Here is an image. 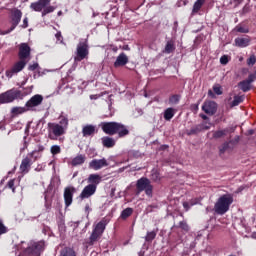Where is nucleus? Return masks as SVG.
Segmentation results:
<instances>
[{
    "mask_svg": "<svg viewBox=\"0 0 256 256\" xmlns=\"http://www.w3.org/2000/svg\"><path fill=\"white\" fill-rule=\"evenodd\" d=\"M102 131L106 135H118V137H127L129 129L119 122H102L100 124Z\"/></svg>",
    "mask_w": 256,
    "mask_h": 256,
    "instance_id": "f257e3e1",
    "label": "nucleus"
},
{
    "mask_svg": "<svg viewBox=\"0 0 256 256\" xmlns=\"http://www.w3.org/2000/svg\"><path fill=\"white\" fill-rule=\"evenodd\" d=\"M233 204V195L232 194H224L218 198L216 203L214 204V211L216 215H225L229 208Z\"/></svg>",
    "mask_w": 256,
    "mask_h": 256,
    "instance_id": "f03ea898",
    "label": "nucleus"
},
{
    "mask_svg": "<svg viewBox=\"0 0 256 256\" xmlns=\"http://www.w3.org/2000/svg\"><path fill=\"white\" fill-rule=\"evenodd\" d=\"M107 227V220L103 219L100 222H98L94 229L92 230V233L88 240V245H95L101 237H103V233H105V229Z\"/></svg>",
    "mask_w": 256,
    "mask_h": 256,
    "instance_id": "7ed1b4c3",
    "label": "nucleus"
},
{
    "mask_svg": "<svg viewBox=\"0 0 256 256\" xmlns=\"http://www.w3.org/2000/svg\"><path fill=\"white\" fill-rule=\"evenodd\" d=\"M45 250V241L31 242L29 246L23 250L20 256H41Z\"/></svg>",
    "mask_w": 256,
    "mask_h": 256,
    "instance_id": "20e7f679",
    "label": "nucleus"
},
{
    "mask_svg": "<svg viewBox=\"0 0 256 256\" xmlns=\"http://www.w3.org/2000/svg\"><path fill=\"white\" fill-rule=\"evenodd\" d=\"M49 3H51V0H38L37 2L31 3L30 9L37 12L42 11V17H45V15H49V13L55 11V7L49 6Z\"/></svg>",
    "mask_w": 256,
    "mask_h": 256,
    "instance_id": "39448f33",
    "label": "nucleus"
},
{
    "mask_svg": "<svg viewBox=\"0 0 256 256\" xmlns=\"http://www.w3.org/2000/svg\"><path fill=\"white\" fill-rule=\"evenodd\" d=\"M65 131V127L59 123H48V139L51 141H57L59 137H63V135H65Z\"/></svg>",
    "mask_w": 256,
    "mask_h": 256,
    "instance_id": "423d86ee",
    "label": "nucleus"
},
{
    "mask_svg": "<svg viewBox=\"0 0 256 256\" xmlns=\"http://www.w3.org/2000/svg\"><path fill=\"white\" fill-rule=\"evenodd\" d=\"M21 17H23V12L17 8H12L10 10V23L11 27L8 30H5L1 32V35H8V33H11V31H14V29L21 23Z\"/></svg>",
    "mask_w": 256,
    "mask_h": 256,
    "instance_id": "0eeeda50",
    "label": "nucleus"
},
{
    "mask_svg": "<svg viewBox=\"0 0 256 256\" xmlns=\"http://www.w3.org/2000/svg\"><path fill=\"white\" fill-rule=\"evenodd\" d=\"M137 193H142L145 191V194L148 197H153V185H151V180L148 178L142 177L137 180L136 183Z\"/></svg>",
    "mask_w": 256,
    "mask_h": 256,
    "instance_id": "6e6552de",
    "label": "nucleus"
},
{
    "mask_svg": "<svg viewBox=\"0 0 256 256\" xmlns=\"http://www.w3.org/2000/svg\"><path fill=\"white\" fill-rule=\"evenodd\" d=\"M37 153V150H34L26 155L24 159H22V162L20 164V171L21 173L27 174L31 170V166L33 165V159L34 161H37L38 157L35 156Z\"/></svg>",
    "mask_w": 256,
    "mask_h": 256,
    "instance_id": "1a4fd4ad",
    "label": "nucleus"
},
{
    "mask_svg": "<svg viewBox=\"0 0 256 256\" xmlns=\"http://www.w3.org/2000/svg\"><path fill=\"white\" fill-rule=\"evenodd\" d=\"M87 57H89V44H87V41L79 42L74 60L80 62L83 61V59H87Z\"/></svg>",
    "mask_w": 256,
    "mask_h": 256,
    "instance_id": "9d476101",
    "label": "nucleus"
},
{
    "mask_svg": "<svg viewBox=\"0 0 256 256\" xmlns=\"http://www.w3.org/2000/svg\"><path fill=\"white\" fill-rule=\"evenodd\" d=\"M21 98V90H8L2 94H0V103H13L15 99Z\"/></svg>",
    "mask_w": 256,
    "mask_h": 256,
    "instance_id": "9b49d317",
    "label": "nucleus"
},
{
    "mask_svg": "<svg viewBox=\"0 0 256 256\" xmlns=\"http://www.w3.org/2000/svg\"><path fill=\"white\" fill-rule=\"evenodd\" d=\"M43 103V95L36 94L32 96L27 102H26V108L28 111H35V107H39Z\"/></svg>",
    "mask_w": 256,
    "mask_h": 256,
    "instance_id": "f8f14e48",
    "label": "nucleus"
},
{
    "mask_svg": "<svg viewBox=\"0 0 256 256\" xmlns=\"http://www.w3.org/2000/svg\"><path fill=\"white\" fill-rule=\"evenodd\" d=\"M27 65V61L21 60L16 62L10 70L6 71V77L11 79L13 75H17V73H21L22 69H25V66Z\"/></svg>",
    "mask_w": 256,
    "mask_h": 256,
    "instance_id": "ddd939ff",
    "label": "nucleus"
},
{
    "mask_svg": "<svg viewBox=\"0 0 256 256\" xmlns=\"http://www.w3.org/2000/svg\"><path fill=\"white\" fill-rule=\"evenodd\" d=\"M19 52H18V57L20 60L29 59L31 57V47L27 43H21L18 46Z\"/></svg>",
    "mask_w": 256,
    "mask_h": 256,
    "instance_id": "4468645a",
    "label": "nucleus"
},
{
    "mask_svg": "<svg viewBox=\"0 0 256 256\" xmlns=\"http://www.w3.org/2000/svg\"><path fill=\"white\" fill-rule=\"evenodd\" d=\"M77 193V189L73 186H68L64 189V201L66 207H69L73 203V195Z\"/></svg>",
    "mask_w": 256,
    "mask_h": 256,
    "instance_id": "2eb2a0df",
    "label": "nucleus"
},
{
    "mask_svg": "<svg viewBox=\"0 0 256 256\" xmlns=\"http://www.w3.org/2000/svg\"><path fill=\"white\" fill-rule=\"evenodd\" d=\"M253 81H255V74H250L246 80L238 83V87L243 93H247V91H251V83H253Z\"/></svg>",
    "mask_w": 256,
    "mask_h": 256,
    "instance_id": "dca6fc26",
    "label": "nucleus"
},
{
    "mask_svg": "<svg viewBox=\"0 0 256 256\" xmlns=\"http://www.w3.org/2000/svg\"><path fill=\"white\" fill-rule=\"evenodd\" d=\"M97 191V188L95 184L91 185L88 184L80 193L79 198L83 201V199H89V197H93L95 195V192Z\"/></svg>",
    "mask_w": 256,
    "mask_h": 256,
    "instance_id": "f3484780",
    "label": "nucleus"
},
{
    "mask_svg": "<svg viewBox=\"0 0 256 256\" xmlns=\"http://www.w3.org/2000/svg\"><path fill=\"white\" fill-rule=\"evenodd\" d=\"M202 111H204L206 115H215L217 113V104L215 101H206L202 105Z\"/></svg>",
    "mask_w": 256,
    "mask_h": 256,
    "instance_id": "a211bd4d",
    "label": "nucleus"
},
{
    "mask_svg": "<svg viewBox=\"0 0 256 256\" xmlns=\"http://www.w3.org/2000/svg\"><path fill=\"white\" fill-rule=\"evenodd\" d=\"M103 167H109V162H107V159H94L89 163V168L94 169V171H99V169H103Z\"/></svg>",
    "mask_w": 256,
    "mask_h": 256,
    "instance_id": "6ab92c4d",
    "label": "nucleus"
},
{
    "mask_svg": "<svg viewBox=\"0 0 256 256\" xmlns=\"http://www.w3.org/2000/svg\"><path fill=\"white\" fill-rule=\"evenodd\" d=\"M235 132V128L231 127V128H225L223 130H217L213 132V139H223V137H227L228 133H234Z\"/></svg>",
    "mask_w": 256,
    "mask_h": 256,
    "instance_id": "aec40b11",
    "label": "nucleus"
},
{
    "mask_svg": "<svg viewBox=\"0 0 256 256\" xmlns=\"http://www.w3.org/2000/svg\"><path fill=\"white\" fill-rule=\"evenodd\" d=\"M235 149V146L233 145V142L225 141L222 145L219 146V153L220 155H224V153H227V151H233Z\"/></svg>",
    "mask_w": 256,
    "mask_h": 256,
    "instance_id": "412c9836",
    "label": "nucleus"
},
{
    "mask_svg": "<svg viewBox=\"0 0 256 256\" xmlns=\"http://www.w3.org/2000/svg\"><path fill=\"white\" fill-rule=\"evenodd\" d=\"M128 63L129 58L127 57V55L125 53H121L114 62V67H123Z\"/></svg>",
    "mask_w": 256,
    "mask_h": 256,
    "instance_id": "4be33fe9",
    "label": "nucleus"
},
{
    "mask_svg": "<svg viewBox=\"0 0 256 256\" xmlns=\"http://www.w3.org/2000/svg\"><path fill=\"white\" fill-rule=\"evenodd\" d=\"M96 127L94 125L88 124L82 128L83 137H91V135H95Z\"/></svg>",
    "mask_w": 256,
    "mask_h": 256,
    "instance_id": "5701e85b",
    "label": "nucleus"
},
{
    "mask_svg": "<svg viewBox=\"0 0 256 256\" xmlns=\"http://www.w3.org/2000/svg\"><path fill=\"white\" fill-rule=\"evenodd\" d=\"M101 141H102L103 147H106V149H111L115 145V139L109 136L102 137Z\"/></svg>",
    "mask_w": 256,
    "mask_h": 256,
    "instance_id": "b1692460",
    "label": "nucleus"
},
{
    "mask_svg": "<svg viewBox=\"0 0 256 256\" xmlns=\"http://www.w3.org/2000/svg\"><path fill=\"white\" fill-rule=\"evenodd\" d=\"M101 179L102 177L99 174H90L88 177V183H90V185H95L97 189V186L101 183Z\"/></svg>",
    "mask_w": 256,
    "mask_h": 256,
    "instance_id": "393cba45",
    "label": "nucleus"
},
{
    "mask_svg": "<svg viewBox=\"0 0 256 256\" xmlns=\"http://www.w3.org/2000/svg\"><path fill=\"white\" fill-rule=\"evenodd\" d=\"M27 111H29L27 109V106L25 105V107H13L11 109V115L12 117H17V115H23V113H27Z\"/></svg>",
    "mask_w": 256,
    "mask_h": 256,
    "instance_id": "a878e982",
    "label": "nucleus"
},
{
    "mask_svg": "<svg viewBox=\"0 0 256 256\" xmlns=\"http://www.w3.org/2000/svg\"><path fill=\"white\" fill-rule=\"evenodd\" d=\"M85 163V155L83 154H80L78 156H76L72 162H71V165L73 167H77V165H83Z\"/></svg>",
    "mask_w": 256,
    "mask_h": 256,
    "instance_id": "bb28decb",
    "label": "nucleus"
},
{
    "mask_svg": "<svg viewBox=\"0 0 256 256\" xmlns=\"http://www.w3.org/2000/svg\"><path fill=\"white\" fill-rule=\"evenodd\" d=\"M236 47H247L249 45L248 38H236L235 39Z\"/></svg>",
    "mask_w": 256,
    "mask_h": 256,
    "instance_id": "cd10ccee",
    "label": "nucleus"
},
{
    "mask_svg": "<svg viewBox=\"0 0 256 256\" xmlns=\"http://www.w3.org/2000/svg\"><path fill=\"white\" fill-rule=\"evenodd\" d=\"M202 127L200 124L192 127L190 130H186V135L191 136V135H199L201 133Z\"/></svg>",
    "mask_w": 256,
    "mask_h": 256,
    "instance_id": "c85d7f7f",
    "label": "nucleus"
},
{
    "mask_svg": "<svg viewBox=\"0 0 256 256\" xmlns=\"http://www.w3.org/2000/svg\"><path fill=\"white\" fill-rule=\"evenodd\" d=\"M60 256H77V253H75V250L70 247H66L60 252Z\"/></svg>",
    "mask_w": 256,
    "mask_h": 256,
    "instance_id": "c756f323",
    "label": "nucleus"
},
{
    "mask_svg": "<svg viewBox=\"0 0 256 256\" xmlns=\"http://www.w3.org/2000/svg\"><path fill=\"white\" fill-rule=\"evenodd\" d=\"M175 51V41L169 40L166 43L164 53H173Z\"/></svg>",
    "mask_w": 256,
    "mask_h": 256,
    "instance_id": "7c9ffc66",
    "label": "nucleus"
},
{
    "mask_svg": "<svg viewBox=\"0 0 256 256\" xmlns=\"http://www.w3.org/2000/svg\"><path fill=\"white\" fill-rule=\"evenodd\" d=\"M172 117H175V109L174 108H167L164 111V119H165V121H169Z\"/></svg>",
    "mask_w": 256,
    "mask_h": 256,
    "instance_id": "2f4dec72",
    "label": "nucleus"
},
{
    "mask_svg": "<svg viewBox=\"0 0 256 256\" xmlns=\"http://www.w3.org/2000/svg\"><path fill=\"white\" fill-rule=\"evenodd\" d=\"M203 5H205V0H197L193 5L192 13H199Z\"/></svg>",
    "mask_w": 256,
    "mask_h": 256,
    "instance_id": "473e14b6",
    "label": "nucleus"
},
{
    "mask_svg": "<svg viewBox=\"0 0 256 256\" xmlns=\"http://www.w3.org/2000/svg\"><path fill=\"white\" fill-rule=\"evenodd\" d=\"M174 229H182V231L189 232V224H187V221H180L179 225H174Z\"/></svg>",
    "mask_w": 256,
    "mask_h": 256,
    "instance_id": "72a5a7b5",
    "label": "nucleus"
},
{
    "mask_svg": "<svg viewBox=\"0 0 256 256\" xmlns=\"http://www.w3.org/2000/svg\"><path fill=\"white\" fill-rule=\"evenodd\" d=\"M131 215H133V208H126L121 212L120 218L125 220L131 217Z\"/></svg>",
    "mask_w": 256,
    "mask_h": 256,
    "instance_id": "f704fd0d",
    "label": "nucleus"
},
{
    "mask_svg": "<svg viewBox=\"0 0 256 256\" xmlns=\"http://www.w3.org/2000/svg\"><path fill=\"white\" fill-rule=\"evenodd\" d=\"M245 96H234V100L231 103V107H237L240 103H243Z\"/></svg>",
    "mask_w": 256,
    "mask_h": 256,
    "instance_id": "c9c22d12",
    "label": "nucleus"
},
{
    "mask_svg": "<svg viewBox=\"0 0 256 256\" xmlns=\"http://www.w3.org/2000/svg\"><path fill=\"white\" fill-rule=\"evenodd\" d=\"M155 237H157V232H155V231L147 232V234L145 236V241L147 243H151V241H153V239H155Z\"/></svg>",
    "mask_w": 256,
    "mask_h": 256,
    "instance_id": "e433bc0d",
    "label": "nucleus"
},
{
    "mask_svg": "<svg viewBox=\"0 0 256 256\" xmlns=\"http://www.w3.org/2000/svg\"><path fill=\"white\" fill-rule=\"evenodd\" d=\"M58 125H61L64 127V131H67V127H69V119H67L65 116H62Z\"/></svg>",
    "mask_w": 256,
    "mask_h": 256,
    "instance_id": "4c0bfd02",
    "label": "nucleus"
},
{
    "mask_svg": "<svg viewBox=\"0 0 256 256\" xmlns=\"http://www.w3.org/2000/svg\"><path fill=\"white\" fill-rule=\"evenodd\" d=\"M50 151L52 155H59L61 153V147L59 145H53Z\"/></svg>",
    "mask_w": 256,
    "mask_h": 256,
    "instance_id": "58836bf2",
    "label": "nucleus"
},
{
    "mask_svg": "<svg viewBox=\"0 0 256 256\" xmlns=\"http://www.w3.org/2000/svg\"><path fill=\"white\" fill-rule=\"evenodd\" d=\"M197 202H193L191 201L190 203L189 202H183V207L185 209V211H188L189 209H191V207H193V205H196Z\"/></svg>",
    "mask_w": 256,
    "mask_h": 256,
    "instance_id": "ea45409f",
    "label": "nucleus"
},
{
    "mask_svg": "<svg viewBox=\"0 0 256 256\" xmlns=\"http://www.w3.org/2000/svg\"><path fill=\"white\" fill-rule=\"evenodd\" d=\"M6 187H8L9 189H11V190H12V193H15V179H11V180L7 183Z\"/></svg>",
    "mask_w": 256,
    "mask_h": 256,
    "instance_id": "a19ab883",
    "label": "nucleus"
},
{
    "mask_svg": "<svg viewBox=\"0 0 256 256\" xmlns=\"http://www.w3.org/2000/svg\"><path fill=\"white\" fill-rule=\"evenodd\" d=\"M169 101L172 103V105H177V103H179V95L171 96Z\"/></svg>",
    "mask_w": 256,
    "mask_h": 256,
    "instance_id": "79ce46f5",
    "label": "nucleus"
},
{
    "mask_svg": "<svg viewBox=\"0 0 256 256\" xmlns=\"http://www.w3.org/2000/svg\"><path fill=\"white\" fill-rule=\"evenodd\" d=\"M220 63H221V65H227L229 63V56L223 55L220 58Z\"/></svg>",
    "mask_w": 256,
    "mask_h": 256,
    "instance_id": "37998d69",
    "label": "nucleus"
},
{
    "mask_svg": "<svg viewBox=\"0 0 256 256\" xmlns=\"http://www.w3.org/2000/svg\"><path fill=\"white\" fill-rule=\"evenodd\" d=\"M256 63V57L255 55H251L247 60V65H255Z\"/></svg>",
    "mask_w": 256,
    "mask_h": 256,
    "instance_id": "c03bdc74",
    "label": "nucleus"
},
{
    "mask_svg": "<svg viewBox=\"0 0 256 256\" xmlns=\"http://www.w3.org/2000/svg\"><path fill=\"white\" fill-rule=\"evenodd\" d=\"M213 91L214 93H216V95H223V91H221V86H214Z\"/></svg>",
    "mask_w": 256,
    "mask_h": 256,
    "instance_id": "a18cd8bd",
    "label": "nucleus"
},
{
    "mask_svg": "<svg viewBox=\"0 0 256 256\" xmlns=\"http://www.w3.org/2000/svg\"><path fill=\"white\" fill-rule=\"evenodd\" d=\"M7 233V227L0 221V235Z\"/></svg>",
    "mask_w": 256,
    "mask_h": 256,
    "instance_id": "49530a36",
    "label": "nucleus"
},
{
    "mask_svg": "<svg viewBox=\"0 0 256 256\" xmlns=\"http://www.w3.org/2000/svg\"><path fill=\"white\" fill-rule=\"evenodd\" d=\"M36 69H39V63H34L28 66L29 71H35Z\"/></svg>",
    "mask_w": 256,
    "mask_h": 256,
    "instance_id": "de8ad7c7",
    "label": "nucleus"
},
{
    "mask_svg": "<svg viewBox=\"0 0 256 256\" xmlns=\"http://www.w3.org/2000/svg\"><path fill=\"white\" fill-rule=\"evenodd\" d=\"M201 128V131H209V129H211V126L205 124V123H202V124H199Z\"/></svg>",
    "mask_w": 256,
    "mask_h": 256,
    "instance_id": "09e8293b",
    "label": "nucleus"
},
{
    "mask_svg": "<svg viewBox=\"0 0 256 256\" xmlns=\"http://www.w3.org/2000/svg\"><path fill=\"white\" fill-rule=\"evenodd\" d=\"M29 27V19L24 18L23 24H22V29H27Z\"/></svg>",
    "mask_w": 256,
    "mask_h": 256,
    "instance_id": "8fccbe9b",
    "label": "nucleus"
},
{
    "mask_svg": "<svg viewBox=\"0 0 256 256\" xmlns=\"http://www.w3.org/2000/svg\"><path fill=\"white\" fill-rule=\"evenodd\" d=\"M240 141V137L239 136H235V138L233 140H230V143H232V145L235 147V145H237Z\"/></svg>",
    "mask_w": 256,
    "mask_h": 256,
    "instance_id": "3c124183",
    "label": "nucleus"
},
{
    "mask_svg": "<svg viewBox=\"0 0 256 256\" xmlns=\"http://www.w3.org/2000/svg\"><path fill=\"white\" fill-rule=\"evenodd\" d=\"M55 37L57 41H60V43H63V35H61V32H57Z\"/></svg>",
    "mask_w": 256,
    "mask_h": 256,
    "instance_id": "603ef678",
    "label": "nucleus"
},
{
    "mask_svg": "<svg viewBox=\"0 0 256 256\" xmlns=\"http://www.w3.org/2000/svg\"><path fill=\"white\" fill-rule=\"evenodd\" d=\"M238 33H248V30L243 27H236Z\"/></svg>",
    "mask_w": 256,
    "mask_h": 256,
    "instance_id": "864d4df0",
    "label": "nucleus"
},
{
    "mask_svg": "<svg viewBox=\"0 0 256 256\" xmlns=\"http://www.w3.org/2000/svg\"><path fill=\"white\" fill-rule=\"evenodd\" d=\"M152 179H154V181H157V179H159V174L158 173L152 174Z\"/></svg>",
    "mask_w": 256,
    "mask_h": 256,
    "instance_id": "5fc2aeb1",
    "label": "nucleus"
},
{
    "mask_svg": "<svg viewBox=\"0 0 256 256\" xmlns=\"http://www.w3.org/2000/svg\"><path fill=\"white\" fill-rule=\"evenodd\" d=\"M27 137H24V147L21 149V151H25V149H27Z\"/></svg>",
    "mask_w": 256,
    "mask_h": 256,
    "instance_id": "6e6d98bb",
    "label": "nucleus"
},
{
    "mask_svg": "<svg viewBox=\"0 0 256 256\" xmlns=\"http://www.w3.org/2000/svg\"><path fill=\"white\" fill-rule=\"evenodd\" d=\"M201 119H203L204 121H207V119H209V117L205 114H200Z\"/></svg>",
    "mask_w": 256,
    "mask_h": 256,
    "instance_id": "4d7b16f0",
    "label": "nucleus"
},
{
    "mask_svg": "<svg viewBox=\"0 0 256 256\" xmlns=\"http://www.w3.org/2000/svg\"><path fill=\"white\" fill-rule=\"evenodd\" d=\"M192 107L195 109V111H199V103L193 104Z\"/></svg>",
    "mask_w": 256,
    "mask_h": 256,
    "instance_id": "13d9d810",
    "label": "nucleus"
},
{
    "mask_svg": "<svg viewBox=\"0 0 256 256\" xmlns=\"http://www.w3.org/2000/svg\"><path fill=\"white\" fill-rule=\"evenodd\" d=\"M235 5H240V3H243V0H234Z\"/></svg>",
    "mask_w": 256,
    "mask_h": 256,
    "instance_id": "bf43d9fd",
    "label": "nucleus"
},
{
    "mask_svg": "<svg viewBox=\"0 0 256 256\" xmlns=\"http://www.w3.org/2000/svg\"><path fill=\"white\" fill-rule=\"evenodd\" d=\"M45 147L39 146L38 150H36V153H39V151H44Z\"/></svg>",
    "mask_w": 256,
    "mask_h": 256,
    "instance_id": "052dcab7",
    "label": "nucleus"
},
{
    "mask_svg": "<svg viewBox=\"0 0 256 256\" xmlns=\"http://www.w3.org/2000/svg\"><path fill=\"white\" fill-rule=\"evenodd\" d=\"M85 211H86L87 213H89V212L91 211V208L89 207V205H86V206H85Z\"/></svg>",
    "mask_w": 256,
    "mask_h": 256,
    "instance_id": "680f3d73",
    "label": "nucleus"
},
{
    "mask_svg": "<svg viewBox=\"0 0 256 256\" xmlns=\"http://www.w3.org/2000/svg\"><path fill=\"white\" fill-rule=\"evenodd\" d=\"M253 133H255V130L253 129L248 130V135H253Z\"/></svg>",
    "mask_w": 256,
    "mask_h": 256,
    "instance_id": "e2e57ef3",
    "label": "nucleus"
},
{
    "mask_svg": "<svg viewBox=\"0 0 256 256\" xmlns=\"http://www.w3.org/2000/svg\"><path fill=\"white\" fill-rule=\"evenodd\" d=\"M123 49H124L125 51H129V45L123 46Z\"/></svg>",
    "mask_w": 256,
    "mask_h": 256,
    "instance_id": "0e129e2a",
    "label": "nucleus"
},
{
    "mask_svg": "<svg viewBox=\"0 0 256 256\" xmlns=\"http://www.w3.org/2000/svg\"><path fill=\"white\" fill-rule=\"evenodd\" d=\"M251 237H252V239H256V232H253Z\"/></svg>",
    "mask_w": 256,
    "mask_h": 256,
    "instance_id": "69168bd1",
    "label": "nucleus"
},
{
    "mask_svg": "<svg viewBox=\"0 0 256 256\" xmlns=\"http://www.w3.org/2000/svg\"><path fill=\"white\" fill-rule=\"evenodd\" d=\"M208 95H213V91L209 90Z\"/></svg>",
    "mask_w": 256,
    "mask_h": 256,
    "instance_id": "338daca9",
    "label": "nucleus"
},
{
    "mask_svg": "<svg viewBox=\"0 0 256 256\" xmlns=\"http://www.w3.org/2000/svg\"><path fill=\"white\" fill-rule=\"evenodd\" d=\"M91 99H93V96H90Z\"/></svg>",
    "mask_w": 256,
    "mask_h": 256,
    "instance_id": "774afa93",
    "label": "nucleus"
}]
</instances>
